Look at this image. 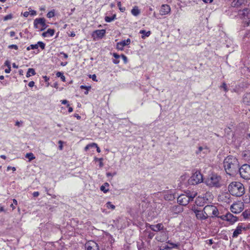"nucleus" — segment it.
<instances>
[{
  "label": "nucleus",
  "mask_w": 250,
  "mask_h": 250,
  "mask_svg": "<svg viewBox=\"0 0 250 250\" xmlns=\"http://www.w3.org/2000/svg\"><path fill=\"white\" fill-rule=\"evenodd\" d=\"M25 157L28 158L29 161H31L35 158V157L34 156V154L32 153H26L25 155Z\"/></svg>",
  "instance_id": "nucleus-29"
},
{
  "label": "nucleus",
  "mask_w": 250,
  "mask_h": 250,
  "mask_svg": "<svg viewBox=\"0 0 250 250\" xmlns=\"http://www.w3.org/2000/svg\"><path fill=\"white\" fill-rule=\"evenodd\" d=\"M219 217L222 219L223 220H226L230 222V223L231 224L234 223L237 221V217L234 216L230 213H228L226 215H222Z\"/></svg>",
  "instance_id": "nucleus-10"
},
{
  "label": "nucleus",
  "mask_w": 250,
  "mask_h": 250,
  "mask_svg": "<svg viewBox=\"0 0 250 250\" xmlns=\"http://www.w3.org/2000/svg\"><path fill=\"white\" fill-rule=\"evenodd\" d=\"M113 55L114 57V58L116 59H118L120 58V55H119L117 53H113Z\"/></svg>",
  "instance_id": "nucleus-52"
},
{
  "label": "nucleus",
  "mask_w": 250,
  "mask_h": 250,
  "mask_svg": "<svg viewBox=\"0 0 250 250\" xmlns=\"http://www.w3.org/2000/svg\"><path fill=\"white\" fill-rule=\"evenodd\" d=\"M140 33L143 34L142 38L143 39L145 38L146 37H148L150 35V31H148L146 32L145 30H141Z\"/></svg>",
  "instance_id": "nucleus-26"
},
{
  "label": "nucleus",
  "mask_w": 250,
  "mask_h": 250,
  "mask_svg": "<svg viewBox=\"0 0 250 250\" xmlns=\"http://www.w3.org/2000/svg\"><path fill=\"white\" fill-rule=\"evenodd\" d=\"M105 32L106 31L104 29L97 30L94 32L93 36H94L95 34L96 37L102 39L105 35Z\"/></svg>",
  "instance_id": "nucleus-19"
},
{
  "label": "nucleus",
  "mask_w": 250,
  "mask_h": 250,
  "mask_svg": "<svg viewBox=\"0 0 250 250\" xmlns=\"http://www.w3.org/2000/svg\"><path fill=\"white\" fill-rule=\"evenodd\" d=\"M43 78L45 82H47L49 79V78L47 77L46 76H43Z\"/></svg>",
  "instance_id": "nucleus-58"
},
{
  "label": "nucleus",
  "mask_w": 250,
  "mask_h": 250,
  "mask_svg": "<svg viewBox=\"0 0 250 250\" xmlns=\"http://www.w3.org/2000/svg\"><path fill=\"white\" fill-rule=\"evenodd\" d=\"M39 195V192L38 191L34 192L33 193V196L34 197H38Z\"/></svg>",
  "instance_id": "nucleus-48"
},
{
  "label": "nucleus",
  "mask_w": 250,
  "mask_h": 250,
  "mask_svg": "<svg viewBox=\"0 0 250 250\" xmlns=\"http://www.w3.org/2000/svg\"><path fill=\"white\" fill-rule=\"evenodd\" d=\"M246 230V229L245 227H243L242 225H238L233 231L232 237L234 238L237 237L242 233L243 230Z\"/></svg>",
  "instance_id": "nucleus-18"
},
{
  "label": "nucleus",
  "mask_w": 250,
  "mask_h": 250,
  "mask_svg": "<svg viewBox=\"0 0 250 250\" xmlns=\"http://www.w3.org/2000/svg\"><path fill=\"white\" fill-rule=\"evenodd\" d=\"M116 174V172H115V173H113V174H112V173H110V172H107V173H106V176H107V177H109V176H112H112H113L115 175Z\"/></svg>",
  "instance_id": "nucleus-45"
},
{
  "label": "nucleus",
  "mask_w": 250,
  "mask_h": 250,
  "mask_svg": "<svg viewBox=\"0 0 250 250\" xmlns=\"http://www.w3.org/2000/svg\"><path fill=\"white\" fill-rule=\"evenodd\" d=\"M244 0H233L231 2V6L233 7H238L242 5Z\"/></svg>",
  "instance_id": "nucleus-21"
},
{
  "label": "nucleus",
  "mask_w": 250,
  "mask_h": 250,
  "mask_svg": "<svg viewBox=\"0 0 250 250\" xmlns=\"http://www.w3.org/2000/svg\"><path fill=\"white\" fill-rule=\"evenodd\" d=\"M171 8L169 5L167 4H163L161 6L159 12L162 16L167 15L170 13Z\"/></svg>",
  "instance_id": "nucleus-15"
},
{
  "label": "nucleus",
  "mask_w": 250,
  "mask_h": 250,
  "mask_svg": "<svg viewBox=\"0 0 250 250\" xmlns=\"http://www.w3.org/2000/svg\"><path fill=\"white\" fill-rule=\"evenodd\" d=\"M241 14L243 16L245 23L248 26L250 23V9H244Z\"/></svg>",
  "instance_id": "nucleus-13"
},
{
  "label": "nucleus",
  "mask_w": 250,
  "mask_h": 250,
  "mask_svg": "<svg viewBox=\"0 0 250 250\" xmlns=\"http://www.w3.org/2000/svg\"><path fill=\"white\" fill-rule=\"evenodd\" d=\"M90 78H91L94 81H96L97 82V80L96 79V76L95 74H93L92 75H90Z\"/></svg>",
  "instance_id": "nucleus-43"
},
{
  "label": "nucleus",
  "mask_w": 250,
  "mask_h": 250,
  "mask_svg": "<svg viewBox=\"0 0 250 250\" xmlns=\"http://www.w3.org/2000/svg\"><path fill=\"white\" fill-rule=\"evenodd\" d=\"M208 241L209 245H211L213 244V240L212 239H209Z\"/></svg>",
  "instance_id": "nucleus-63"
},
{
  "label": "nucleus",
  "mask_w": 250,
  "mask_h": 250,
  "mask_svg": "<svg viewBox=\"0 0 250 250\" xmlns=\"http://www.w3.org/2000/svg\"><path fill=\"white\" fill-rule=\"evenodd\" d=\"M197 193L195 191H188L185 194L180 195L177 198L178 203L182 206L187 205L196 196Z\"/></svg>",
  "instance_id": "nucleus-3"
},
{
  "label": "nucleus",
  "mask_w": 250,
  "mask_h": 250,
  "mask_svg": "<svg viewBox=\"0 0 250 250\" xmlns=\"http://www.w3.org/2000/svg\"><path fill=\"white\" fill-rule=\"evenodd\" d=\"M55 33V30L52 29H48L46 32H43L42 34V36L43 37H46L49 36H52Z\"/></svg>",
  "instance_id": "nucleus-20"
},
{
  "label": "nucleus",
  "mask_w": 250,
  "mask_h": 250,
  "mask_svg": "<svg viewBox=\"0 0 250 250\" xmlns=\"http://www.w3.org/2000/svg\"><path fill=\"white\" fill-rule=\"evenodd\" d=\"M106 207L112 209H114L115 208V206L112 205L110 202H108L106 203Z\"/></svg>",
  "instance_id": "nucleus-33"
},
{
  "label": "nucleus",
  "mask_w": 250,
  "mask_h": 250,
  "mask_svg": "<svg viewBox=\"0 0 250 250\" xmlns=\"http://www.w3.org/2000/svg\"><path fill=\"white\" fill-rule=\"evenodd\" d=\"M97 160H98L100 161V164H99L100 167H103L104 166V164L102 162L103 158L97 159Z\"/></svg>",
  "instance_id": "nucleus-42"
},
{
  "label": "nucleus",
  "mask_w": 250,
  "mask_h": 250,
  "mask_svg": "<svg viewBox=\"0 0 250 250\" xmlns=\"http://www.w3.org/2000/svg\"><path fill=\"white\" fill-rule=\"evenodd\" d=\"M100 189L101 191H103L104 193H106L108 191V189H106L105 186L104 185H102L100 187Z\"/></svg>",
  "instance_id": "nucleus-37"
},
{
  "label": "nucleus",
  "mask_w": 250,
  "mask_h": 250,
  "mask_svg": "<svg viewBox=\"0 0 250 250\" xmlns=\"http://www.w3.org/2000/svg\"><path fill=\"white\" fill-rule=\"evenodd\" d=\"M89 145H90V147H97L98 145L96 144V143H92V144H89Z\"/></svg>",
  "instance_id": "nucleus-51"
},
{
  "label": "nucleus",
  "mask_w": 250,
  "mask_h": 250,
  "mask_svg": "<svg viewBox=\"0 0 250 250\" xmlns=\"http://www.w3.org/2000/svg\"><path fill=\"white\" fill-rule=\"evenodd\" d=\"M21 123L20 122H19V121H17L16 122L15 125H16V126H20V125H21Z\"/></svg>",
  "instance_id": "nucleus-60"
},
{
  "label": "nucleus",
  "mask_w": 250,
  "mask_h": 250,
  "mask_svg": "<svg viewBox=\"0 0 250 250\" xmlns=\"http://www.w3.org/2000/svg\"><path fill=\"white\" fill-rule=\"evenodd\" d=\"M224 167L227 174L230 176H234L238 171L239 163L236 157L229 156L224 161Z\"/></svg>",
  "instance_id": "nucleus-1"
},
{
  "label": "nucleus",
  "mask_w": 250,
  "mask_h": 250,
  "mask_svg": "<svg viewBox=\"0 0 250 250\" xmlns=\"http://www.w3.org/2000/svg\"><path fill=\"white\" fill-rule=\"evenodd\" d=\"M203 150H206L207 151L208 148L207 147H203L202 146H199L198 148V150L196 151V153L198 154Z\"/></svg>",
  "instance_id": "nucleus-32"
},
{
  "label": "nucleus",
  "mask_w": 250,
  "mask_h": 250,
  "mask_svg": "<svg viewBox=\"0 0 250 250\" xmlns=\"http://www.w3.org/2000/svg\"><path fill=\"white\" fill-rule=\"evenodd\" d=\"M131 12L133 15H134L135 16H137L138 15H139L140 14V11L137 6H135L131 10Z\"/></svg>",
  "instance_id": "nucleus-24"
},
{
  "label": "nucleus",
  "mask_w": 250,
  "mask_h": 250,
  "mask_svg": "<svg viewBox=\"0 0 250 250\" xmlns=\"http://www.w3.org/2000/svg\"><path fill=\"white\" fill-rule=\"evenodd\" d=\"M243 209L244 204L241 202L233 203L230 207L231 211L235 214L241 212Z\"/></svg>",
  "instance_id": "nucleus-9"
},
{
  "label": "nucleus",
  "mask_w": 250,
  "mask_h": 250,
  "mask_svg": "<svg viewBox=\"0 0 250 250\" xmlns=\"http://www.w3.org/2000/svg\"><path fill=\"white\" fill-rule=\"evenodd\" d=\"M113 62L115 64H118L119 62V61L117 60H113Z\"/></svg>",
  "instance_id": "nucleus-62"
},
{
  "label": "nucleus",
  "mask_w": 250,
  "mask_h": 250,
  "mask_svg": "<svg viewBox=\"0 0 250 250\" xmlns=\"http://www.w3.org/2000/svg\"><path fill=\"white\" fill-rule=\"evenodd\" d=\"M38 48V44H31L29 46L27 47V50H30V49H35Z\"/></svg>",
  "instance_id": "nucleus-31"
},
{
  "label": "nucleus",
  "mask_w": 250,
  "mask_h": 250,
  "mask_svg": "<svg viewBox=\"0 0 250 250\" xmlns=\"http://www.w3.org/2000/svg\"><path fill=\"white\" fill-rule=\"evenodd\" d=\"M35 83L33 81H31L28 83V86L30 87H33Z\"/></svg>",
  "instance_id": "nucleus-47"
},
{
  "label": "nucleus",
  "mask_w": 250,
  "mask_h": 250,
  "mask_svg": "<svg viewBox=\"0 0 250 250\" xmlns=\"http://www.w3.org/2000/svg\"><path fill=\"white\" fill-rule=\"evenodd\" d=\"M36 74L35 70L33 68H29L26 73V77H29L31 76H34Z\"/></svg>",
  "instance_id": "nucleus-25"
},
{
  "label": "nucleus",
  "mask_w": 250,
  "mask_h": 250,
  "mask_svg": "<svg viewBox=\"0 0 250 250\" xmlns=\"http://www.w3.org/2000/svg\"><path fill=\"white\" fill-rule=\"evenodd\" d=\"M221 87L224 89L225 91L227 92L228 91L227 85L226 83H223L221 86Z\"/></svg>",
  "instance_id": "nucleus-38"
},
{
  "label": "nucleus",
  "mask_w": 250,
  "mask_h": 250,
  "mask_svg": "<svg viewBox=\"0 0 250 250\" xmlns=\"http://www.w3.org/2000/svg\"><path fill=\"white\" fill-rule=\"evenodd\" d=\"M130 43V40L127 39L126 40L122 41L117 43L116 48L117 49L120 50H123L124 48L125 45H128Z\"/></svg>",
  "instance_id": "nucleus-16"
},
{
  "label": "nucleus",
  "mask_w": 250,
  "mask_h": 250,
  "mask_svg": "<svg viewBox=\"0 0 250 250\" xmlns=\"http://www.w3.org/2000/svg\"><path fill=\"white\" fill-rule=\"evenodd\" d=\"M30 14L32 16L36 14V11L35 10H31L30 11Z\"/></svg>",
  "instance_id": "nucleus-49"
},
{
  "label": "nucleus",
  "mask_w": 250,
  "mask_h": 250,
  "mask_svg": "<svg viewBox=\"0 0 250 250\" xmlns=\"http://www.w3.org/2000/svg\"><path fill=\"white\" fill-rule=\"evenodd\" d=\"M248 154L246 153H244V154H243V157L246 159H249V160L250 159V158H248V156H247Z\"/></svg>",
  "instance_id": "nucleus-59"
},
{
  "label": "nucleus",
  "mask_w": 250,
  "mask_h": 250,
  "mask_svg": "<svg viewBox=\"0 0 250 250\" xmlns=\"http://www.w3.org/2000/svg\"><path fill=\"white\" fill-rule=\"evenodd\" d=\"M12 65H13V67L14 68H18V66L17 65H16L15 63H13L12 64Z\"/></svg>",
  "instance_id": "nucleus-64"
},
{
  "label": "nucleus",
  "mask_w": 250,
  "mask_h": 250,
  "mask_svg": "<svg viewBox=\"0 0 250 250\" xmlns=\"http://www.w3.org/2000/svg\"><path fill=\"white\" fill-rule=\"evenodd\" d=\"M193 211H194V213H195L196 217L197 219L203 221L206 220L208 218L207 216L205 213V212H204V209L203 210H200L194 208L193 209Z\"/></svg>",
  "instance_id": "nucleus-12"
},
{
  "label": "nucleus",
  "mask_w": 250,
  "mask_h": 250,
  "mask_svg": "<svg viewBox=\"0 0 250 250\" xmlns=\"http://www.w3.org/2000/svg\"><path fill=\"white\" fill-rule=\"evenodd\" d=\"M11 71V67H8L5 69V72L6 73H9Z\"/></svg>",
  "instance_id": "nucleus-50"
},
{
  "label": "nucleus",
  "mask_w": 250,
  "mask_h": 250,
  "mask_svg": "<svg viewBox=\"0 0 250 250\" xmlns=\"http://www.w3.org/2000/svg\"><path fill=\"white\" fill-rule=\"evenodd\" d=\"M168 244H169L171 246L170 247L167 246H166L164 247V249L165 250H169L171 248H177L178 245L175 244H174V243H169V242L168 241L167 242Z\"/></svg>",
  "instance_id": "nucleus-28"
},
{
  "label": "nucleus",
  "mask_w": 250,
  "mask_h": 250,
  "mask_svg": "<svg viewBox=\"0 0 250 250\" xmlns=\"http://www.w3.org/2000/svg\"><path fill=\"white\" fill-rule=\"evenodd\" d=\"M204 212L206 214L207 217H219L218 214L219 213L217 208L213 205H207L204 208Z\"/></svg>",
  "instance_id": "nucleus-5"
},
{
  "label": "nucleus",
  "mask_w": 250,
  "mask_h": 250,
  "mask_svg": "<svg viewBox=\"0 0 250 250\" xmlns=\"http://www.w3.org/2000/svg\"><path fill=\"white\" fill-rule=\"evenodd\" d=\"M240 176L246 180L250 179V166L247 164L243 165L239 168Z\"/></svg>",
  "instance_id": "nucleus-7"
},
{
  "label": "nucleus",
  "mask_w": 250,
  "mask_h": 250,
  "mask_svg": "<svg viewBox=\"0 0 250 250\" xmlns=\"http://www.w3.org/2000/svg\"><path fill=\"white\" fill-rule=\"evenodd\" d=\"M154 236V234L153 232H149L148 235V237L150 239H152Z\"/></svg>",
  "instance_id": "nucleus-46"
},
{
  "label": "nucleus",
  "mask_w": 250,
  "mask_h": 250,
  "mask_svg": "<svg viewBox=\"0 0 250 250\" xmlns=\"http://www.w3.org/2000/svg\"><path fill=\"white\" fill-rule=\"evenodd\" d=\"M121 57L122 58L123 60L124 61V62L126 63L127 62V57L124 54H122L121 55Z\"/></svg>",
  "instance_id": "nucleus-41"
},
{
  "label": "nucleus",
  "mask_w": 250,
  "mask_h": 250,
  "mask_svg": "<svg viewBox=\"0 0 250 250\" xmlns=\"http://www.w3.org/2000/svg\"><path fill=\"white\" fill-rule=\"evenodd\" d=\"M203 1L205 3H210L213 1V0H203Z\"/></svg>",
  "instance_id": "nucleus-57"
},
{
  "label": "nucleus",
  "mask_w": 250,
  "mask_h": 250,
  "mask_svg": "<svg viewBox=\"0 0 250 250\" xmlns=\"http://www.w3.org/2000/svg\"><path fill=\"white\" fill-rule=\"evenodd\" d=\"M29 14V12H24L23 15L24 17H27L28 16Z\"/></svg>",
  "instance_id": "nucleus-54"
},
{
  "label": "nucleus",
  "mask_w": 250,
  "mask_h": 250,
  "mask_svg": "<svg viewBox=\"0 0 250 250\" xmlns=\"http://www.w3.org/2000/svg\"><path fill=\"white\" fill-rule=\"evenodd\" d=\"M205 200L206 199H205L204 197H203V198L198 197L196 200L195 203L198 206H200V207L203 206H204L203 203H204V201H205Z\"/></svg>",
  "instance_id": "nucleus-23"
},
{
  "label": "nucleus",
  "mask_w": 250,
  "mask_h": 250,
  "mask_svg": "<svg viewBox=\"0 0 250 250\" xmlns=\"http://www.w3.org/2000/svg\"><path fill=\"white\" fill-rule=\"evenodd\" d=\"M243 101L244 103L250 105V93L245 94Z\"/></svg>",
  "instance_id": "nucleus-22"
},
{
  "label": "nucleus",
  "mask_w": 250,
  "mask_h": 250,
  "mask_svg": "<svg viewBox=\"0 0 250 250\" xmlns=\"http://www.w3.org/2000/svg\"><path fill=\"white\" fill-rule=\"evenodd\" d=\"M67 106L69 107H68V112L69 113L72 112L73 111V108L71 107H69V104H67Z\"/></svg>",
  "instance_id": "nucleus-53"
},
{
  "label": "nucleus",
  "mask_w": 250,
  "mask_h": 250,
  "mask_svg": "<svg viewBox=\"0 0 250 250\" xmlns=\"http://www.w3.org/2000/svg\"><path fill=\"white\" fill-rule=\"evenodd\" d=\"M61 54H63L64 57L65 59H67L68 58V55L66 54H65V53H64L63 52H62V53H61Z\"/></svg>",
  "instance_id": "nucleus-61"
},
{
  "label": "nucleus",
  "mask_w": 250,
  "mask_h": 250,
  "mask_svg": "<svg viewBox=\"0 0 250 250\" xmlns=\"http://www.w3.org/2000/svg\"><path fill=\"white\" fill-rule=\"evenodd\" d=\"M56 76L57 77H60L62 81V82H65V78L64 77V76L63 75V73L61 72H58L57 73H56Z\"/></svg>",
  "instance_id": "nucleus-30"
},
{
  "label": "nucleus",
  "mask_w": 250,
  "mask_h": 250,
  "mask_svg": "<svg viewBox=\"0 0 250 250\" xmlns=\"http://www.w3.org/2000/svg\"><path fill=\"white\" fill-rule=\"evenodd\" d=\"M242 215L245 219L250 218V210H246L242 213Z\"/></svg>",
  "instance_id": "nucleus-27"
},
{
  "label": "nucleus",
  "mask_w": 250,
  "mask_h": 250,
  "mask_svg": "<svg viewBox=\"0 0 250 250\" xmlns=\"http://www.w3.org/2000/svg\"><path fill=\"white\" fill-rule=\"evenodd\" d=\"M15 35V32L14 31H11L10 32V35L11 37H13Z\"/></svg>",
  "instance_id": "nucleus-56"
},
{
  "label": "nucleus",
  "mask_w": 250,
  "mask_h": 250,
  "mask_svg": "<svg viewBox=\"0 0 250 250\" xmlns=\"http://www.w3.org/2000/svg\"><path fill=\"white\" fill-rule=\"evenodd\" d=\"M146 227L150 228L152 230L156 232L163 230L164 229V226L162 223H159L155 225L147 224Z\"/></svg>",
  "instance_id": "nucleus-17"
},
{
  "label": "nucleus",
  "mask_w": 250,
  "mask_h": 250,
  "mask_svg": "<svg viewBox=\"0 0 250 250\" xmlns=\"http://www.w3.org/2000/svg\"><path fill=\"white\" fill-rule=\"evenodd\" d=\"M61 103L62 104H65L68 103V101L66 100H63L61 101Z\"/></svg>",
  "instance_id": "nucleus-55"
},
{
  "label": "nucleus",
  "mask_w": 250,
  "mask_h": 250,
  "mask_svg": "<svg viewBox=\"0 0 250 250\" xmlns=\"http://www.w3.org/2000/svg\"><path fill=\"white\" fill-rule=\"evenodd\" d=\"M85 250H100L97 243L94 241H89L85 244Z\"/></svg>",
  "instance_id": "nucleus-14"
},
{
  "label": "nucleus",
  "mask_w": 250,
  "mask_h": 250,
  "mask_svg": "<svg viewBox=\"0 0 250 250\" xmlns=\"http://www.w3.org/2000/svg\"><path fill=\"white\" fill-rule=\"evenodd\" d=\"M228 190L232 195L236 197L242 196L245 193L243 185L239 182H231L228 187Z\"/></svg>",
  "instance_id": "nucleus-2"
},
{
  "label": "nucleus",
  "mask_w": 250,
  "mask_h": 250,
  "mask_svg": "<svg viewBox=\"0 0 250 250\" xmlns=\"http://www.w3.org/2000/svg\"><path fill=\"white\" fill-rule=\"evenodd\" d=\"M203 181L202 175L199 171H196L188 179V183L190 185H195L202 182Z\"/></svg>",
  "instance_id": "nucleus-6"
},
{
  "label": "nucleus",
  "mask_w": 250,
  "mask_h": 250,
  "mask_svg": "<svg viewBox=\"0 0 250 250\" xmlns=\"http://www.w3.org/2000/svg\"><path fill=\"white\" fill-rule=\"evenodd\" d=\"M12 18V16L11 14H9L5 16L3 18L4 21H7L8 20H10Z\"/></svg>",
  "instance_id": "nucleus-36"
},
{
  "label": "nucleus",
  "mask_w": 250,
  "mask_h": 250,
  "mask_svg": "<svg viewBox=\"0 0 250 250\" xmlns=\"http://www.w3.org/2000/svg\"><path fill=\"white\" fill-rule=\"evenodd\" d=\"M4 64L7 66V67H11L10 62L8 60L5 61Z\"/></svg>",
  "instance_id": "nucleus-44"
},
{
  "label": "nucleus",
  "mask_w": 250,
  "mask_h": 250,
  "mask_svg": "<svg viewBox=\"0 0 250 250\" xmlns=\"http://www.w3.org/2000/svg\"><path fill=\"white\" fill-rule=\"evenodd\" d=\"M55 16L54 11H50L47 14V17L49 18L53 17Z\"/></svg>",
  "instance_id": "nucleus-34"
},
{
  "label": "nucleus",
  "mask_w": 250,
  "mask_h": 250,
  "mask_svg": "<svg viewBox=\"0 0 250 250\" xmlns=\"http://www.w3.org/2000/svg\"><path fill=\"white\" fill-rule=\"evenodd\" d=\"M221 177L217 174H213L210 175L206 181L207 186L210 187H220L221 184Z\"/></svg>",
  "instance_id": "nucleus-4"
},
{
  "label": "nucleus",
  "mask_w": 250,
  "mask_h": 250,
  "mask_svg": "<svg viewBox=\"0 0 250 250\" xmlns=\"http://www.w3.org/2000/svg\"><path fill=\"white\" fill-rule=\"evenodd\" d=\"M105 21L107 22H110L113 21L111 17L106 16L104 18Z\"/></svg>",
  "instance_id": "nucleus-39"
},
{
  "label": "nucleus",
  "mask_w": 250,
  "mask_h": 250,
  "mask_svg": "<svg viewBox=\"0 0 250 250\" xmlns=\"http://www.w3.org/2000/svg\"><path fill=\"white\" fill-rule=\"evenodd\" d=\"M168 238V232L166 231H162L157 233L156 239L158 241L163 242L166 241Z\"/></svg>",
  "instance_id": "nucleus-11"
},
{
  "label": "nucleus",
  "mask_w": 250,
  "mask_h": 250,
  "mask_svg": "<svg viewBox=\"0 0 250 250\" xmlns=\"http://www.w3.org/2000/svg\"><path fill=\"white\" fill-rule=\"evenodd\" d=\"M37 44H38V46H40L42 49H44L45 48V44L42 42H38Z\"/></svg>",
  "instance_id": "nucleus-35"
},
{
  "label": "nucleus",
  "mask_w": 250,
  "mask_h": 250,
  "mask_svg": "<svg viewBox=\"0 0 250 250\" xmlns=\"http://www.w3.org/2000/svg\"><path fill=\"white\" fill-rule=\"evenodd\" d=\"M45 20L44 18H37L34 21V26L36 29H39L40 30H44L47 25L45 23Z\"/></svg>",
  "instance_id": "nucleus-8"
},
{
  "label": "nucleus",
  "mask_w": 250,
  "mask_h": 250,
  "mask_svg": "<svg viewBox=\"0 0 250 250\" xmlns=\"http://www.w3.org/2000/svg\"><path fill=\"white\" fill-rule=\"evenodd\" d=\"M8 48L10 49L14 48L16 50L18 49V46L17 45L15 44H12L8 46Z\"/></svg>",
  "instance_id": "nucleus-40"
}]
</instances>
